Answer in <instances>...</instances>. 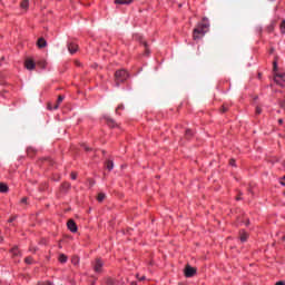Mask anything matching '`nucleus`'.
<instances>
[{"instance_id": "1", "label": "nucleus", "mask_w": 285, "mask_h": 285, "mask_svg": "<svg viewBox=\"0 0 285 285\" xmlns=\"http://www.w3.org/2000/svg\"><path fill=\"white\" fill-rule=\"evenodd\" d=\"M206 29H208V23H200L194 29L193 39L197 41V39H202L206 35Z\"/></svg>"}, {"instance_id": "2", "label": "nucleus", "mask_w": 285, "mask_h": 285, "mask_svg": "<svg viewBox=\"0 0 285 285\" xmlns=\"http://www.w3.org/2000/svg\"><path fill=\"white\" fill-rule=\"evenodd\" d=\"M126 79H128V71L120 69L115 72V85L117 87L121 86Z\"/></svg>"}, {"instance_id": "3", "label": "nucleus", "mask_w": 285, "mask_h": 285, "mask_svg": "<svg viewBox=\"0 0 285 285\" xmlns=\"http://www.w3.org/2000/svg\"><path fill=\"white\" fill-rule=\"evenodd\" d=\"M274 81L277 83V86H281L284 88L285 86V72L283 73H274Z\"/></svg>"}, {"instance_id": "4", "label": "nucleus", "mask_w": 285, "mask_h": 285, "mask_svg": "<svg viewBox=\"0 0 285 285\" xmlns=\"http://www.w3.org/2000/svg\"><path fill=\"white\" fill-rule=\"evenodd\" d=\"M197 275V268L186 265L185 267V277H195Z\"/></svg>"}, {"instance_id": "5", "label": "nucleus", "mask_w": 285, "mask_h": 285, "mask_svg": "<svg viewBox=\"0 0 285 285\" xmlns=\"http://www.w3.org/2000/svg\"><path fill=\"white\" fill-rule=\"evenodd\" d=\"M65 97L63 96H58V99L55 104H49L48 108L49 110H57L59 106L63 102Z\"/></svg>"}, {"instance_id": "6", "label": "nucleus", "mask_w": 285, "mask_h": 285, "mask_svg": "<svg viewBox=\"0 0 285 285\" xmlns=\"http://www.w3.org/2000/svg\"><path fill=\"white\" fill-rule=\"evenodd\" d=\"M24 68H27V70H35V68H37V63L31 58H28L24 61Z\"/></svg>"}, {"instance_id": "7", "label": "nucleus", "mask_w": 285, "mask_h": 285, "mask_svg": "<svg viewBox=\"0 0 285 285\" xmlns=\"http://www.w3.org/2000/svg\"><path fill=\"white\" fill-rule=\"evenodd\" d=\"M101 268H104V262H101V259L97 258L94 264V271L96 273H101Z\"/></svg>"}, {"instance_id": "8", "label": "nucleus", "mask_w": 285, "mask_h": 285, "mask_svg": "<svg viewBox=\"0 0 285 285\" xmlns=\"http://www.w3.org/2000/svg\"><path fill=\"white\" fill-rule=\"evenodd\" d=\"M67 227L71 233H77V223H75V220L72 219L68 220Z\"/></svg>"}, {"instance_id": "9", "label": "nucleus", "mask_w": 285, "mask_h": 285, "mask_svg": "<svg viewBox=\"0 0 285 285\" xmlns=\"http://www.w3.org/2000/svg\"><path fill=\"white\" fill-rule=\"evenodd\" d=\"M10 253L12 257H21V250H19V246H14L13 248L10 249Z\"/></svg>"}, {"instance_id": "10", "label": "nucleus", "mask_w": 285, "mask_h": 285, "mask_svg": "<svg viewBox=\"0 0 285 285\" xmlns=\"http://www.w3.org/2000/svg\"><path fill=\"white\" fill-rule=\"evenodd\" d=\"M78 49H79V46H77V43L75 42H71L68 45V50L70 55H75V52H77Z\"/></svg>"}, {"instance_id": "11", "label": "nucleus", "mask_w": 285, "mask_h": 285, "mask_svg": "<svg viewBox=\"0 0 285 285\" xmlns=\"http://www.w3.org/2000/svg\"><path fill=\"white\" fill-rule=\"evenodd\" d=\"M132 1H135V0H115V3L117 6H130V3H132Z\"/></svg>"}, {"instance_id": "12", "label": "nucleus", "mask_w": 285, "mask_h": 285, "mask_svg": "<svg viewBox=\"0 0 285 285\" xmlns=\"http://www.w3.org/2000/svg\"><path fill=\"white\" fill-rule=\"evenodd\" d=\"M38 48H46L48 46V42L46 41L45 38H39L37 41Z\"/></svg>"}, {"instance_id": "13", "label": "nucleus", "mask_w": 285, "mask_h": 285, "mask_svg": "<svg viewBox=\"0 0 285 285\" xmlns=\"http://www.w3.org/2000/svg\"><path fill=\"white\" fill-rule=\"evenodd\" d=\"M107 125L109 128H115V126H117V124L115 122V120L110 117H105Z\"/></svg>"}, {"instance_id": "14", "label": "nucleus", "mask_w": 285, "mask_h": 285, "mask_svg": "<svg viewBox=\"0 0 285 285\" xmlns=\"http://www.w3.org/2000/svg\"><path fill=\"white\" fill-rule=\"evenodd\" d=\"M10 190V187H8V184L0 183V193H8Z\"/></svg>"}, {"instance_id": "15", "label": "nucleus", "mask_w": 285, "mask_h": 285, "mask_svg": "<svg viewBox=\"0 0 285 285\" xmlns=\"http://www.w3.org/2000/svg\"><path fill=\"white\" fill-rule=\"evenodd\" d=\"M106 168L107 170H112L115 168V163H112V160H107Z\"/></svg>"}, {"instance_id": "16", "label": "nucleus", "mask_w": 285, "mask_h": 285, "mask_svg": "<svg viewBox=\"0 0 285 285\" xmlns=\"http://www.w3.org/2000/svg\"><path fill=\"white\" fill-rule=\"evenodd\" d=\"M66 262H68V256H66L65 254H60L59 255V263L60 264H66Z\"/></svg>"}, {"instance_id": "17", "label": "nucleus", "mask_w": 285, "mask_h": 285, "mask_svg": "<svg viewBox=\"0 0 285 285\" xmlns=\"http://www.w3.org/2000/svg\"><path fill=\"white\" fill-rule=\"evenodd\" d=\"M28 7H29L28 0H22L21 3H20V8L22 10H28Z\"/></svg>"}, {"instance_id": "18", "label": "nucleus", "mask_w": 285, "mask_h": 285, "mask_svg": "<svg viewBox=\"0 0 285 285\" xmlns=\"http://www.w3.org/2000/svg\"><path fill=\"white\" fill-rule=\"evenodd\" d=\"M24 263H27L28 265L35 264V258L28 256V257L24 258Z\"/></svg>"}, {"instance_id": "19", "label": "nucleus", "mask_w": 285, "mask_h": 285, "mask_svg": "<svg viewBox=\"0 0 285 285\" xmlns=\"http://www.w3.org/2000/svg\"><path fill=\"white\" fill-rule=\"evenodd\" d=\"M46 66H47L46 60L38 61V67L41 68L42 70H43V68H46Z\"/></svg>"}, {"instance_id": "20", "label": "nucleus", "mask_w": 285, "mask_h": 285, "mask_svg": "<svg viewBox=\"0 0 285 285\" xmlns=\"http://www.w3.org/2000/svg\"><path fill=\"white\" fill-rule=\"evenodd\" d=\"M97 199L98 202H104L106 199V194L99 193Z\"/></svg>"}, {"instance_id": "21", "label": "nucleus", "mask_w": 285, "mask_h": 285, "mask_svg": "<svg viewBox=\"0 0 285 285\" xmlns=\"http://www.w3.org/2000/svg\"><path fill=\"white\" fill-rule=\"evenodd\" d=\"M62 190H70V183H63Z\"/></svg>"}, {"instance_id": "22", "label": "nucleus", "mask_w": 285, "mask_h": 285, "mask_svg": "<svg viewBox=\"0 0 285 285\" xmlns=\"http://www.w3.org/2000/svg\"><path fill=\"white\" fill-rule=\"evenodd\" d=\"M246 239H248V234L246 233L240 234V242H246Z\"/></svg>"}, {"instance_id": "23", "label": "nucleus", "mask_w": 285, "mask_h": 285, "mask_svg": "<svg viewBox=\"0 0 285 285\" xmlns=\"http://www.w3.org/2000/svg\"><path fill=\"white\" fill-rule=\"evenodd\" d=\"M20 204H24L26 206H28L30 203H28V197H22L20 199Z\"/></svg>"}, {"instance_id": "24", "label": "nucleus", "mask_w": 285, "mask_h": 285, "mask_svg": "<svg viewBox=\"0 0 285 285\" xmlns=\"http://www.w3.org/2000/svg\"><path fill=\"white\" fill-rule=\"evenodd\" d=\"M281 32L282 35H285V20L281 22Z\"/></svg>"}, {"instance_id": "25", "label": "nucleus", "mask_w": 285, "mask_h": 285, "mask_svg": "<svg viewBox=\"0 0 285 285\" xmlns=\"http://www.w3.org/2000/svg\"><path fill=\"white\" fill-rule=\"evenodd\" d=\"M142 45L145 46V52L146 55L150 53V50H148V42L144 41Z\"/></svg>"}, {"instance_id": "26", "label": "nucleus", "mask_w": 285, "mask_h": 285, "mask_svg": "<svg viewBox=\"0 0 285 285\" xmlns=\"http://www.w3.org/2000/svg\"><path fill=\"white\" fill-rule=\"evenodd\" d=\"M186 137H193V130L190 129H187L186 132H185Z\"/></svg>"}, {"instance_id": "27", "label": "nucleus", "mask_w": 285, "mask_h": 285, "mask_svg": "<svg viewBox=\"0 0 285 285\" xmlns=\"http://www.w3.org/2000/svg\"><path fill=\"white\" fill-rule=\"evenodd\" d=\"M17 219V215H13L11 216L9 219H8V223L9 224H12V222H14Z\"/></svg>"}, {"instance_id": "28", "label": "nucleus", "mask_w": 285, "mask_h": 285, "mask_svg": "<svg viewBox=\"0 0 285 285\" xmlns=\"http://www.w3.org/2000/svg\"><path fill=\"white\" fill-rule=\"evenodd\" d=\"M273 70L276 75L277 73V61L276 60L273 62Z\"/></svg>"}, {"instance_id": "29", "label": "nucleus", "mask_w": 285, "mask_h": 285, "mask_svg": "<svg viewBox=\"0 0 285 285\" xmlns=\"http://www.w3.org/2000/svg\"><path fill=\"white\" fill-rule=\"evenodd\" d=\"M119 110H124V105H119L117 108H116V114L119 115Z\"/></svg>"}, {"instance_id": "30", "label": "nucleus", "mask_w": 285, "mask_h": 285, "mask_svg": "<svg viewBox=\"0 0 285 285\" xmlns=\"http://www.w3.org/2000/svg\"><path fill=\"white\" fill-rule=\"evenodd\" d=\"M137 279H139V282H144V279H146V276L139 277V274H137Z\"/></svg>"}, {"instance_id": "31", "label": "nucleus", "mask_w": 285, "mask_h": 285, "mask_svg": "<svg viewBox=\"0 0 285 285\" xmlns=\"http://www.w3.org/2000/svg\"><path fill=\"white\" fill-rule=\"evenodd\" d=\"M256 115H262V109L259 107H256Z\"/></svg>"}, {"instance_id": "32", "label": "nucleus", "mask_w": 285, "mask_h": 285, "mask_svg": "<svg viewBox=\"0 0 285 285\" xmlns=\"http://www.w3.org/2000/svg\"><path fill=\"white\" fill-rule=\"evenodd\" d=\"M38 285H51L50 282H40Z\"/></svg>"}, {"instance_id": "33", "label": "nucleus", "mask_w": 285, "mask_h": 285, "mask_svg": "<svg viewBox=\"0 0 285 285\" xmlns=\"http://www.w3.org/2000/svg\"><path fill=\"white\" fill-rule=\"evenodd\" d=\"M227 110H228V108L226 107V105H224L222 108V112H226Z\"/></svg>"}, {"instance_id": "34", "label": "nucleus", "mask_w": 285, "mask_h": 285, "mask_svg": "<svg viewBox=\"0 0 285 285\" xmlns=\"http://www.w3.org/2000/svg\"><path fill=\"white\" fill-rule=\"evenodd\" d=\"M229 166H235V159L229 160Z\"/></svg>"}, {"instance_id": "35", "label": "nucleus", "mask_w": 285, "mask_h": 285, "mask_svg": "<svg viewBox=\"0 0 285 285\" xmlns=\"http://www.w3.org/2000/svg\"><path fill=\"white\" fill-rule=\"evenodd\" d=\"M71 179H77V174L72 173L71 174Z\"/></svg>"}, {"instance_id": "36", "label": "nucleus", "mask_w": 285, "mask_h": 285, "mask_svg": "<svg viewBox=\"0 0 285 285\" xmlns=\"http://www.w3.org/2000/svg\"><path fill=\"white\" fill-rule=\"evenodd\" d=\"M276 285H285V282L284 281H279L276 283Z\"/></svg>"}, {"instance_id": "37", "label": "nucleus", "mask_w": 285, "mask_h": 285, "mask_svg": "<svg viewBox=\"0 0 285 285\" xmlns=\"http://www.w3.org/2000/svg\"><path fill=\"white\" fill-rule=\"evenodd\" d=\"M278 124L279 125L284 124V119H278Z\"/></svg>"}, {"instance_id": "38", "label": "nucleus", "mask_w": 285, "mask_h": 285, "mask_svg": "<svg viewBox=\"0 0 285 285\" xmlns=\"http://www.w3.org/2000/svg\"><path fill=\"white\" fill-rule=\"evenodd\" d=\"M76 66H81V63H79V61H76Z\"/></svg>"}, {"instance_id": "39", "label": "nucleus", "mask_w": 285, "mask_h": 285, "mask_svg": "<svg viewBox=\"0 0 285 285\" xmlns=\"http://www.w3.org/2000/svg\"><path fill=\"white\" fill-rule=\"evenodd\" d=\"M0 242H3V236H0Z\"/></svg>"}, {"instance_id": "40", "label": "nucleus", "mask_w": 285, "mask_h": 285, "mask_svg": "<svg viewBox=\"0 0 285 285\" xmlns=\"http://www.w3.org/2000/svg\"><path fill=\"white\" fill-rule=\"evenodd\" d=\"M236 199H237V202H239V199H242V197L238 196V197H236Z\"/></svg>"}, {"instance_id": "41", "label": "nucleus", "mask_w": 285, "mask_h": 285, "mask_svg": "<svg viewBox=\"0 0 285 285\" xmlns=\"http://www.w3.org/2000/svg\"><path fill=\"white\" fill-rule=\"evenodd\" d=\"M4 60H6V57H2V58H1V61H4Z\"/></svg>"}, {"instance_id": "42", "label": "nucleus", "mask_w": 285, "mask_h": 285, "mask_svg": "<svg viewBox=\"0 0 285 285\" xmlns=\"http://www.w3.org/2000/svg\"><path fill=\"white\" fill-rule=\"evenodd\" d=\"M131 285H137V283L136 282H131Z\"/></svg>"}, {"instance_id": "43", "label": "nucleus", "mask_w": 285, "mask_h": 285, "mask_svg": "<svg viewBox=\"0 0 285 285\" xmlns=\"http://www.w3.org/2000/svg\"><path fill=\"white\" fill-rule=\"evenodd\" d=\"M85 150H90V148H88V147H85Z\"/></svg>"}, {"instance_id": "44", "label": "nucleus", "mask_w": 285, "mask_h": 285, "mask_svg": "<svg viewBox=\"0 0 285 285\" xmlns=\"http://www.w3.org/2000/svg\"><path fill=\"white\" fill-rule=\"evenodd\" d=\"M283 239H284V242H285V236H283Z\"/></svg>"}]
</instances>
